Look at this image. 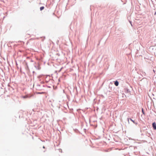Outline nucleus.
Masks as SVG:
<instances>
[{"label": "nucleus", "mask_w": 156, "mask_h": 156, "mask_svg": "<svg viewBox=\"0 0 156 156\" xmlns=\"http://www.w3.org/2000/svg\"><path fill=\"white\" fill-rule=\"evenodd\" d=\"M153 128L154 130H156V124L155 122H154L152 124Z\"/></svg>", "instance_id": "1"}, {"label": "nucleus", "mask_w": 156, "mask_h": 156, "mask_svg": "<svg viewBox=\"0 0 156 156\" xmlns=\"http://www.w3.org/2000/svg\"><path fill=\"white\" fill-rule=\"evenodd\" d=\"M114 84L116 86H117L119 85V82L116 81L115 82Z\"/></svg>", "instance_id": "2"}, {"label": "nucleus", "mask_w": 156, "mask_h": 156, "mask_svg": "<svg viewBox=\"0 0 156 156\" xmlns=\"http://www.w3.org/2000/svg\"><path fill=\"white\" fill-rule=\"evenodd\" d=\"M44 92H36V94H44Z\"/></svg>", "instance_id": "3"}, {"label": "nucleus", "mask_w": 156, "mask_h": 156, "mask_svg": "<svg viewBox=\"0 0 156 156\" xmlns=\"http://www.w3.org/2000/svg\"><path fill=\"white\" fill-rule=\"evenodd\" d=\"M130 120L132 121V122H133V123L135 124H136L137 125V123H135L134 122V121L133 120L131 119L130 118Z\"/></svg>", "instance_id": "4"}, {"label": "nucleus", "mask_w": 156, "mask_h": 156, "mask_svg": "<svg viewBox=\"0 0 156 156\" xmlns=\"http://www.w3.org/2000/svg\"><path fill=\"white\" fill-rule=\"evenodd\" d=\"M44 9V7L42 6L40 7V9L41 10H42Z\"/></svg>", "instance_id": "5"}, {"label": "nucleus", "mask_w": 156, "mask_h": 156, "mask_svg": "<svg viewBox=\"0 0 156 156\" xmlns=\"http://www.w3.org/2000/svg\"><path fill=\"white\" fill-rule=\"evenodd\" d=\"M24 98H27L28 97V96H25L23 97Z\"/></svg>", "instance_id": "6"}, {"label": "nucleus", "mask_w": 156, "mask_h": 156, "mask_svg": "<svg viewBox=\"0 0 156 156\" xmlns=\"http://www.w3.org/2000/svg\"><path fill=\"white\" fill-rule=\"evenodd\" d=\"M142 112H143V114H144V110H143V108L142 109Z\"/></svg>", "instance_id": "7"}, {"label": "nucleus", "mask_w": 156, "mask_h": 156, "mask_svg": "<svg viewBox=\"0 0 156 156\" xmlns=\"http://www.w3.org/2000/svg\"><path fill=\"white\" fill-rule=\"evenodd\" d=\"M156 12H155V14H154V15H156Z\"/></svg>", "instance_id": "8"}, {"label": "nucleus", "mask_w": 156, "mask_h": 156, "mask_svg": "<svg viewBox=\"0 0 156 156\" xmlns=\"http://www.w3.org/2000/svg\"><path fill=\"white\" fill-rule=\"evenodd\" d=\"M128 122H129V119H128Z\"/></svg>", "instance_id": "9"}]
</instances>
